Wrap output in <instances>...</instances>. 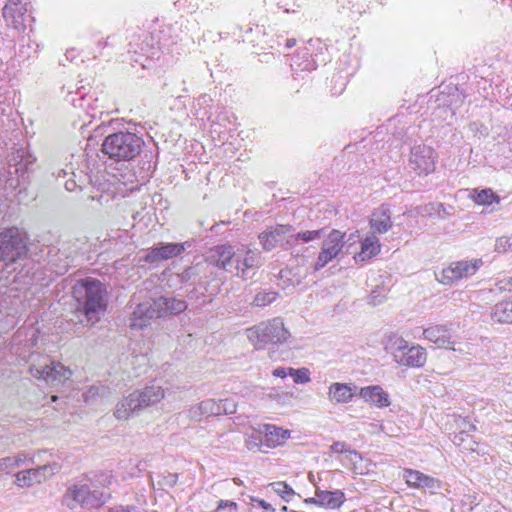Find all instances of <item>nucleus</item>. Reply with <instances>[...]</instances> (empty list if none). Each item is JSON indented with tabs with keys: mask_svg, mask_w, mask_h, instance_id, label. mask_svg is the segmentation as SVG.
I'll use <instances>...</instances> for the list:
<instances>
[{
	"mask_svg": "<svg viewBox=\"0 0 512 512\" xmlns=\"http://www.w3.org/2000/svg\"><path fill=\"white\" fill-rule=\"evenodd\" d=\"M163 398L164 391L159 386L135 390L116 403L113 415L117 420L126 421L138 415L143 409L158 403Z\"/></svg>",
	"mask_w": 512,
	"mask_h": 512,
	"instance_id": "nucleus-3",
	"label": "nucleus"
},
{
	"mask_svg": "<svg viewBox=\"0 0 512 512\" xmlns=\"http://www.w3.org/2000/svg\"><path fill=\"white\" fill-rule=\"evenodd\" d=\"M496 286L500 289V290H507V291H512V277L509 278L508 280H501L499 281Z\"/></svg>",
	"mask_w": 512,
	"mask_h": 512,
	"instance_id": "nucleus-49",
	"label": "nucleus"
},
{
	"mask_svg": "<svg viewBox=\"0 0 512 512\" xmlns=\"http://www.w3.org/2000/svg\"><path fill=\"white\" fill-rule=\"evenodd\" d=\"M225 508H229L230 510H232L233 512H236L237 511V508H238V505L236 502H233V501H229V500H220L218 502V506L216 508V511H219V510H222V509H225Z\"/></svg>",
	"mask_w": 512,
	"mask_h": 512,
	"instance_id": "nucleus-48",
	"label": "nucleus"
},
{
	"mask_svg": "<svg viewBox=\"0 0 512 512\" xmlns=\"http://www.w3.org/2000/svg\"><path fill=\"white\" fill-rule=\"evenodd\" d=\"M380 243L376 235H368L361 243V251L354 256L355 261L364 262L380 252Z\"/></svg>",
	"mask_w": 512,
	"mask_h": 512,
	"instance_id": "nucleus-28",
	"label": "nucleus"
},
{
	"mask_svg": "<svg viewBox=\"0 0 512 512\" xmlns=\"http://www.w3.org/2000/svg\"><path fill=\"white\" fill-rule=\"evenodd\" d=\"M260 507L263 508L264 512H275V509L271 504L265 502L264 500H256Z\"/></svg>",
	"mask_w": 512,
	"mask_h": 512,
	"instance_id": "nucleus-54",
	"label": "nucleus"
},
{
	"mask_svg": "<svg viewBox=\"0 0 512 512\" xmlns=\"http://www.w3.org/2000/svg\"><path fill=\"white\" fill-rule=\"evenodd\" d=\"M511 238L507 236H501L496 239L494 250L497 253H505L511 247Z\"/></svg>",
	"mask_w": 512,
	"mask_h": 512,
	"instance_id": "nucleus-42",
	"label": "nucleus"
},
{
	"mask_svg": "<svg viewBox=\"0 0 512 512\" xmlns=\"http://www.w3.org/2000/svg\"><path fill=\"white\" fill-rule=\"evenodd\" d=\"M30 373L39 380H44L49 385H58L68 380L72 372L60 362L45 361L30 367Z\"/></svg>",
	"mask_w": 512,
	"mask_h": 512,
	"instance_id": "nucleus-8",
	"label": "nucleus"
},
{
	"mask_svg": "<svg viewBox=\"0 0 512 512\" xmlns=\"http://www.w3.org/2000/svg\"><path fill=\"white\" fill-rule=\"evenodd\" d=\"M289 374L288 368L278 367L273 371V375L276 377L284 378Z\"/></svg>",
	"mask_w": 512,
	"mask_h": 512,
	"instance_id": "nucleus-53",
	"label": "nucleus"
},
{
	"mask_svg": "<svg viewBox=\"0 0 512 512\" xmlns=\"http://www.w3.org/2000/svg\"><path fill=\"white\" fill-rule=\"evenodd\" d=\"M157 299L158 308L160 309L161 317L167 315H177L187 309V303L183 299L176 297L160 296Z\"/></svg>",
	"mask_w": 512,
	"mask_h": 512,
	"instance_id": "nucleus-25",
	"label": "nucleus"
},
{
	"mask_svg": "<svg viewBox=\"0 0 512 512\" xmlns=\"http://www.w3.org/2000/svg\"><path fill=\"white\" fill-rule=\"evenodd\" d=\"M408 342L396 334H391L385 342V349L390 352L393 359L399 364V359L403 356L408 348Z\"/></svg>",
	"mask_w": 512,
	"mask_h": 512,
	"instance_id": "nucleus-29",
	"label": "nucleus"
},
{
	"mask_svg": "<svg viewBox=\"0 0 512 512\" xmlns=\"http://www.w3.org/2000/svg\"><path fill=\"white\" fill-rule=\"evenodd\" d=\"M463 422V430L454 436L453 442L457 445H461L464 441V435L467 436L468 432L475 431L476 427L474 424L467 422L465 419L462 420Z\"/></svg>",
	"mask_w": 512,
	"mask_h": 512,
	"instance_id": "nucleus-40",
	"label": "nucleus"
},
{
	"mask_svg": "<svg viewBox=\"0 0 512 512\" xmlns=\"http://www.w3.org/2000/svg\"><path fill=\"white\" fill-rule=\"evenodd\" d=\"M292 231V226L277 225L275 227H270L267 230L260 233L258 238L263 249L265 251H270L277 247L278 245H283V243L292 245Z\"/></svg>",
	"mask_w": 512,
	"mask_h": 512,
	"instance_id": "nucleus-13",
	"label": "nucleus"
},
{
	"mask_svg": "<svg viewBox=\"0 0 512 512\" xmlns=\"http://www.w3.org/2000/svg\"><path fill=\"white\" fill-rule=\"evenodd\" d=\"M359 396L367 403L375 405L379 408L390 405L389 394L383 390L381 386L373 385L363 387L359 391Z\"/></svg>",
	"mask_w": 512,
	"mask_h": 512,
	"instance_id": "nucleus-21",
	"label": "nucleus"
},
{
	"mask_svg": "<svg viewBox=\"0 0 512 512\" xmlns=\"http://www.w3.org/2000/svg\"><path fill=\"white\" fill-rule=\"evenodd\" d=\"M143 145L144 141L140 136L128 131H120L104 139L101 151L115 162L130 161L140 154Z\"/></svg>",
	"mask_w": 512,
	"mask_h": 512,
	"instance_id": "nucleus-4",
	"label": "nucleus"
},
{
	"mask_svg": "<svg viewBox=\"0 0 512 512\" xmlns=\"http://www.w3.org/2000/svg\"><path fill=\"white\" fill-rule=\"evenodd\" d=\"M64 187L67 191L69 192H73L75 191L77 188H80L81 189V186L77 184L76 180L75 179H68L67 181H65L64 183Z\"/></svg>",
	"mask_w": 512,
	"mask_h": 512,
	"instance_id": "nucleus-50",
	"label": "nucleus"
},
{
	"mask_svg": "<svg viewBox=\"0 0 512 512\" xmlns=\"http://www.w3.org/2000/svg\"><path fill=\"white\" fill-rule=\"evenodd\" d=\"M178 482V474L165 472L157 475L156 483L153 482L154 488L159 490H168L173 488Z\"/></svg>",
	"mask_w": 512,
	"mask_h": 512,
	"instance_id": "nucleus-33",
	"label": "nucleus"
},
{
	"mask_svg": "<svg viewBox=\"0 0 512 512\" xmlns=\"http://www.w3.org/2000/svg\"><path fill=\"white\" fill-rule=\"evenodd\" d=\"M407 485L416 489H428L431 493H435L440 489L441 483L438 479L426 475L418 470L405 469L403 473Z\"/></svg>",
	"mask_w": 512,
	"mask_h": 512,
	"instance_id": "nucleus-18",
	"label": "nucleus"
},
{
	"mask_svg": "<svg viewBox=\"0 0 512 512\" xmlns=\"http://www.w3.org/2000/svg\"><path fill=\"white\" fill-rule=\"evenodd\" d=\"M57 462L38 466L18 472L15 475V484L19 487H30L35 483H41L60 470Z\"/></svg>",
	"mask_w": 512,
	"mask_h": 512,
	"instance_id": "nucleus-12",
	"label": "nucleus"
},
{
	"mask_svg": "<svg viewBox=\"0 0 512 512\" xmlns=\"http://www.w3.org/2000/svg\"><path fill=\"white\" fill-rule=\"evenodd\" d=\"M27 252L24 237L17 228H10L0 233V260L15 262Z\"/></svg>",
	"mask_w": 512,
	"mask_h": 512,
	"instance_id": "nucleus-6",
	"label": "nucleus"
},
{
	"mask_svg": "<svg viewBox=\"0 0 512 512\" xmlns=\"http://www.w3.org/2000/svg\"><path fill=\"white\" fill-rule=\"evenodd\" d=\"M265 441L267 446L281 445L286 439L290 437L289 430L276 427L275 425H265Z\"/></svg>",
	"mask_w": 512,
	"mask_h": 512,
	"instance_id": "nucleus-31",
	"label": "nucleus"
},
{
	"mask_svg": "<svg viewBox=\"0 0 512 512\" xmlns=\"http://www.w3.org/2000/svg\"><path fill=\"white\" fill-rule=\"evenodd\" d=\"M316 496L317 499L315 500L318 501V505L326 509H337L345 501V494L340 490L324 491L317 489Z\"/></svg>",
	"mask_w": 512,
	"mask_h": 512,
	"instance_id": "nucleus-26",
	"label": "nucleus"
},
{
	"mask_svg": "<svg viewBox=\"0 0 512 512\" xmlns=\"http://www.w3.org/2000/svg\"><path fill=\"white\" fill-rule=\"evenodd\" d=\"M19 4L17 2L9 1L2 10L3 17L6 20L12 19L15 21L16 19V11L18 10Z\"/></svg>",
	"mask_w": 512,
	"mask_h": 512,
	"instance_id": "nucleus-41",
	"label": "nucleus"
},
{
	"mask_svg": "<svg viewBox=\"0 0 512 512\" xmlns=\"http://www.w3.org/2000/svg\"><path fill=\"white\" fill-rule=\"evenodd\" d=\"M12 458H14L15 460L14 467H18L27 460V455L26 453L21 452L18 453L16 456H12Z\"/></svg>",
	"mask_w": 512,
	"mask_h": 512,
	"instance_id": "nucleus-51",
	"label": "nucleus"
},
{
	"mask_svg": "<svg viewBox=\"0 0 512 512\" xmlns=\"http://www.w3.org/2000/svg\"><path fill=\"white\" fill-rule=\"evenodd\" d=\"M370 227L372 234H383L392 227L391 212L387 205H381L371 215Z\"/></svg>",
	"mask_w": 512,
	"mask_h": 512,
	"instance_id": "nucleus-20",
	"label": "nucleus"
},
{
	"mask_svg": "<svg viewBox=\"0 0 512 512\" xmlns=\"http://www.w3.org/2000/svg\"><path fill=\"white\" fill-rule=\"evenodd\" d=\"M482 265L481 259L455 261L444 268L437 279L440 283L449 285L474 275Z\"/></svg>",
	"mask_w": 512,
	"mask_h": 512,
	"instance_id": "nucleus-7",
	"label": "nucleus"
},
{
	"mask_svg": "<svg viewBox=\"0 0 512 512\" xmlns=\"http://www.w3.org/2000/svg\"><path fill=\"white\" fill-rule=\"evenodd\" d=\"M205 265L203 263H196L192 266L187 267L181 273L178 274V277L181 282H192L197 283L202 278V273L204 272Z\"/></svg>",
	"mask_w": 512,
	"mask_h": 512,
	"instance_id": "nucleus-32",
	"label": "nucleus"
},
{
	"mask_svg": "<svg viewBox=\"0 0 512 512\" xmlns=\"http://www.w3.org/2000/svg\"><path fill=\"white\" fill-rule=\"evenodd\" d=\"M108 512H142L138 507L133 505H127V506H114L109 508Z\"/></svg>",
	"mask_w": 512,
	"mask_h": 512,
	"instance_id": "nucleus-46",
	"label": "nucleus"
},
{
	"mask_svg": "<svg viewBox=\"0 0 512 512\" xmlns=\"http://www.w3.org/2000/svg\"><path fill=\"white\" fill-rule=\"evenodd\" d=\"M281 510L287 512L288 508H287V506H283Z\"/></svg>",
	"mask_w": 512,
	"mask_h": 512,
	"instance_id": "nucleus-62",
	"label": "nucleus"
},
{
	"mask_svg": "<svg viewBox=\"0 0 512 512\" xmlns=\"http://www.w3.org/2000/svg\"><path fill=\"white\" fill-rule=\"evenodd\" d=\"M435 205L434 204H429L428 206H426V212L430 213L432 209H434Z\"/></svg>",
	"mask_w": 512,
	"mask_h": 512,
	"instance_id": "nucleus-59",
	"label": "nucleus"
},
{
	"mask_svg": "<svg viewBox=\"0 0 512 512\" xmlns=\"http://www.w3.org/2000/svg\"><path fill=\"white\" fill-rule=\"evenodd\" d=\"M426 340L434 343L438 348L456 351L452 340L451 330L445 325H433L423 330Z\"/></svg>",
	"mask_w": 512,
	"mask_h": 512,
	"instance_id": "nucleus-19",
	"label": "nucleus"
},
{
	"mask_svg": "<svg viewBox=\"0 0 512 512\" xmlns=\"http://www.w3.org/2000/svg\"><path fill=\"white\" fill-rule=\"evenodd\" d=\"M262 265V258L259 252L241 245L237 248V256L235 257L234 273L243 279H247L250 271L256 270Z\"/></svg>",
	"mask_w": 512,
	"mask_h": 512,
	"instance_id": "nucleus-11",
	"label": "nucleus"
},
{
	"mask_svg": "<svg viewBox=\"0 0 512 512\" xmlns=\"http://www.w3.org/2000/svg\"><path fill=\"white\" fill-rule=\"evenodd\" d=\"M296 44L295 39H288L286 42L287 48H292Z\"/></svg>",
	"mask_w": 512,
	"mask_h": 512,
	"instance_id": "nucleus-57",
	"label": "nucleus"
},
{
	"mask_svg": "<svg viewBox=\"0 0 512 512\" xmlns=\"http://www.w3.org/2000/svg\"><path fill=\"white\" fill-rule=\"evenodd\" d=\"M218 415L219 405L214 399L203 400L188 410V417L192 421H200L203 417Z\"/></svg>",
	"mask_w": 512,
	"mask_h": 512,
	"instance_id": "nucleus-24",
	"label": "nucleus"
},
{
	"mask_svg": "<svg viewBox=\"0 0 512 512\" xmlns=\"http://www.w3.org/2000/svg\"><path fill=\"white\" fill-rule=\"evenodd\" d=\"M113 476L110 473L101 472L86 482H79L70 486L64 494V502L70 509L80 506L82 508H98L110 498L109 487Z\"/></svg>",
	"mask_w": 512,
	"mask_h": 512,
	"instance_id": "nucleus-1",
	"label": "nucleus"
},
{
	"mask_svg": "<svg viewBox=\"0 0 512 512\" xmlns=\"http://www.w3.org/2000/svg\"><path fill=\"white\" fill-rule=\"evenodd\" d=\"M104 392L103 387L91 386L84 394L85 401L88 402L90 399L102 394Z\"/></svg>",
	"mask_w": 512,
	"mask_h": 512,
	"instance_id": "nucleus-44",
	"label": "nucleus"
},
{
	"mask_svg": "<svg viewBox=\"0 0 512 512\" xmlns=\"http://www.w3.org/2000/svg\"><path fill=\"white\" fill-rule=\"evenodd\" d=\"M340 461L345 466H350L351 470L355 474L363 475L369 471L370 462L368 460H364L360 453L350 447L344 454H342Z\"/></svg>",
	"mask_w": 512,
	"mask_h": 512,
	"instance_id": "nucleus-23",
	"label": "nucleus"
},
{
	"mask_svg": "<svg viewBox=\"0 0 512 512\" xmlns=\"http://www.w3.org/2000/svg\"><path fill=\"white\" fill-rule=\"evenodd\" d=\"M73 296L77 301V311L81 312L86 323L91 325L100 320V315L107 307V291L99 280L85 278L73 286Z\"/></svg>",
	"mask_w": 512,
	"mask_h": 512,
	"instance_id": "nucleus-2",
	"label": "nucleus"
},
{
	"mask_svg": "<svg viewBox=\"0 0 512 512\" xmlns=\"http://www.w3.org/2000/svg\"><path fill=\"white\" fill-rule=\"evenodd\" d=\"M234 482H235L236 484H241V483H242V481H241V480H239L238 478H234Z\"/></svg>",
	"mask_w": 512,
	"mask_h": 512,
	"instance_id": "nucleus-61",
	"label": "nucleus"
},
{
	"mask_svg": "<svg viewBox=\"0 0 512 512\" xmlns=\"http://www.w3.org/2000/svg\"><path fill=\"white\" fill-rule=\"evenodd\" d=\"M237 249L229 244L217 245L210 249L206 261L226 272H234L235 257Z\"/></svg>",
	"mask_w": 512,
	"mask_h": 512,
	"instance_id": "nucleus-14",
	"label": "nucleus"
},
{
	"mask_svg": "<svg viewBox=\"0 0 512 512\" xmlns=\"http://www.w3.org/2000/svg\"><path fill=\"white\" fill-rule=\"evenodd\" d=\"M491 317L499 323H512V299L495 304L491 311Z\"/></svg>",
	"mask_w": 512,
	"mask_h": 512,
	"instance_id": "nucleus-30",
	"label": "nucleus"
},
{
	"mask_svg": "<svg viewBox=\"0 0 512 512\" xmlns=\"http://www.w3.org/2000/svg\"><path fill=\"white\" fill-rule=\"evenodd\" d=\"M68 174H72L75 177V173L73 171L68 172L65 169H62L58 172L57 178H65Z\"/></svg>",
	"mask_w": 512,
	"mask_h": 512,
	"instance_id": "nucleus-55",
	"label": "nucleus"
},
{
	"mask_svg": "<svg viewBox=\"0 0 512 512\" xmlns=\"http://www.w3.org/2000/svg\"><path fill=\"white\" fill-rule=\"evenodd\" d=\"M185 250V243H160L150 248L143 260L147 263H158L180 255Z\"/></svg>",
	"mask_w": 512,
	"mask_h": 512,
	"instance_id": "nucleus-17",
	"label": "nucleus"
},
{
	"mask_svg": "<svg viewBox=\"0 0 512 512\" xmlns=\"http://www.w3.org/2000/svg\"><path fill=\"white\" fill-rule=\"evenodd\" d=\"M344 236V233L336 229L327 235L322 242L321 251L314 265L316 271L325 267L340 254L345 245Z\"/></svg>",
	"mask_w": 512,
	"mask_h": 512,
	"instance_id": "nucleus-9",
	"label": "nucleus"
},
{
	"mask_svg": "<svg viewBox=\"0 0 512 512\" xmlns=\"http://www.w3.org/2000/svg\"><path fill=\"white\" fill-rule=\"evenodd\" d=\"M13 161L15 162L13 165L14 171L10 170L9 173L10 175L15 174L17 176V183L15 187L22 186L25 188L30 182V174L36 158L24 151L18 150L13 156Z\"/></svg>",
	"mask_w": 512,
	"mask_h": 512,
	"instance_id": "nucleus-16",
	"label": "nucleus"
},
{
	"mask_svg": "<svg viewBox=\"0 0 512 512\" xmlns=\"http://www.w3.org/2000/svg\"><path fill=\"white\" fill-rule=\"evenodd\" d=\"M348 448H349V445L347 443L340 442V441L334 442L330 446L331 452L336 453V454H341V455L344 454Z\"/></svg>",
	"mask_w": 512,
	"mask_h": 512,
	"instance_id": "nucleus-45",
	"label": "nucleus"
},
{
	"mask_svg": "<svg viewBox=\"0 0 512 512\" xmlns=\"http://www.w3.org/2000/svg\"><path fill=\"white\" fill-rule=\"evenodd\" d=\"M315 499H317L316 495H315V497L305 499V502L306 503H313V504H317L318 505V501H316Z\"/></svg>",
	"mask_w": 512,
	"mask_h": 512,
	"instance_id": "nucleus-58",
	"label": "nucleus"
},
{
	"mask_svg": "<svg viewBox=\"0 0 512 512\" xmlns=\"http://www.w3.org/2000/svg\"><path fill=\"white\" fill-rule=\"evenodd\" d=\"M14 463H15V460H14V458H12V456H7L5 458H1L0 459V472L15 468Z\"/></svg>",
	"mask_w": 512,
	"mask_h": 512,
	"instance_id": "nucleus-47",
	"label": "nucleus"
},
{
	"mask_svg": "<svg viewBox=\"0 0 512 512\" xmlns=\"http://www.w3.org/2000/svg\"><path fill=\"white\" fill-rule=\"evenodd\" d=\"M289 375L293 377L295 383L305 384L310 381V372L307 368L293 369L288 368Z\"/></svg>",
	"mask_w": 512,
	"mask_h": 512,
	"instance_id": "nucleus-37",
	"label": "nucleus"
},
{
	"mask_svg": "<svg viewBox=\"0 0 512 512\" xmlns=\"http://www.w3.org/2000/svg\"><path fill=\"white\" fill-rule=\"evenodd\" d=\"M290 336L289 331L284 327L281 318L276 317L268 322L260 323L248 330V338L257 349L263 348L266 344H281Z\"/></svg>",
	"mask_w": 512,
	"mask_h": 512,
	"instance_id": "nucleus-5",
	"label": "nucleus"
},
{
	"mask_svg": "<svg viewBox=\"0 0 512 512\" xmlns=\"http://www.w3.org/2000/svg\"><path fill=\"white\" fill-rule=\"evenodd\" d=\"M494 201L499 202V197L491 189H483L475 197V202L480 205H489Z\"/></svg>",
	"mask_w": 512,
	"mask_h": 512,
	"instance_id": "nucleus-36",
	"label": "nucleus"
},
{
	"mask_svg": "<svg viewBox=\"0 0 512 512\" xmlns=\"http://www.w3.org/2000/svg\"><path fill=\"white\" fill-rule=\"evenodd\" d=\"M356 386L350 383L334 382L329 386L328 398L336 404L348 403L355 395Z\"/></svg>",
	"mask_w": 512,
	"mask_h": 512,
	"instance_id": "nucleus-22",
	"label": "nucleus"
},
{
	"mask_svg": "<svg viewBox=\"0 0 512 512\" xmlns=\"http://www.w3.org/2000/svg\"><path fill=\"white\" fill-rule=\"evenodd\" d=\"M262 443L261 433H252L245 439V446L249 450L258 449Z\"/></svg>",
	"mask_w": 512,
	"mask_h": 512,
	"instance_id": "nucleus-43",
	"label": "nucleus"
},
{
	"mask_svg": "<svg viewBox=\"0 0 512 512\" xmlns=\"http://www.w3.org/2000/svg\"><path fill=\"white\" fill-rule=\"evenodd\" d=\"M309 480L312 481V482L314 481V476H313L312 473H309Z\"/></svg>",
	"mask_w": 512,
	"mask_h": 512,
	"instance_id": "nucleus-60",
	"label": "nucleus"
},
{
	"mask_svg": "<svg viewBox=\"0 0 512 512\" xmlns=\"http://www.w3.org/2000/svg\"><path fill=\"white\" fill-rule=\"evenodd\" d=\"M160 317L157 299H151L136 306L130 318V327L143 329L149 324L150 320Z\"/></svg>",
	"mask_w": 512,
	"mask_h": 512,
	"instance_id": "nucleus-15",
	"label": "nucleus"
},
{
	"mask_svg": "<svg viewBox=\"0 0 512 512\" xmlns=\"http://www.w3.org/2000/svg\"><path fill=\"white\" fill-rule=\"evenodd\" d=\"M437 155L427 145H417L411 150L409 165L418 175H428L435 170Z\"/></svg>",
	"mask_w": 512,
	"mask_h": 512,
	"instance_id": "nucleus-10",
	"label": "nucleus"
},
{
	"mask_svg": "<svg viewBox=\"0 0 512 512\" xmlns=\"http://www.w3.org/2000/svg\"><path fill=\"white\" fill-rule=\"evenodd\" d=\"M427 360V354L423 347L417 345L407 348L405 354L399 359V364L407 367H422Z\"/></svg>",
	"mask_w": 512,
	"mask_h": 512,
	"instance_id": "nucleus-27",
	"label": "nucleus"
},
{
	"mask_svg": "<svg viewBox=\"0 0 512 512\" xmlns=\"http://www.w3.org/2000/svg\"><path fill=\"white\" fill-rule=\"evenodd\" d=\"M219 405V415L233 414L236 412V403L231 399H224L217 402Z\"/></svg>",
	"mask_w": 512,
	"mask_h": 512,
	"instance_id": "nucleus-39",
	"label": "nucleus"
},
{
	"mask_svg": "<svg viewBox=\"0 0 512 512\" xmlns=\"http://www.w3.org/2000/svg\"><path fill=\"white\" fill-rule=\"evenodd\" d=\"M436 212H437L438 216L442 219H445L447 216H449V212H447V210L443 204L436 205Z\"/></svg>",
	"mask_w": 512,
	"mask_h": 512,
	"instance_id": "nucleus-52",
	"label": "nucleus"
},
{
	"mask_svg": "<svg viewBox=\"0 0 512 512\" xmlns=\"http://www.w3.org/2000/svg\"><path fill=\"white\" fill-rule=\"evenodd\" d=\"M284 501L289 502L295 495L294 490L285 482H274L269 485Z\"/></svg>",
	"mask_w": 512,
	"mask_h": 512,
	"instance_id": "nucleus-34",
	"label": "nucleus"
},
{
	"mask_svg": "<svg viewBox=\"0 0 512 512\" xmlns=\"http://www.w3.org/2000/svg\"><path fill=\"white\" fill-rule=\"evenodd\" d=\"M284 12L285 13H290V10L289 9H285Z\"/></svg>",
	"mask_w": 512,
	"mask_h": 512,
	"instance_id": "nucleus-63",
	"label": "nucleus"
},
{
	"mask_svg": "<svg viewBox=\"0 0 512 512\" xmlns=\"http://www.w3.org/2000/svg\"><path fill=\"white\" fill-rule=\"evenodd\" d=\"M324 229L312 230V231H302L298 232L296 235H293L295 241L301 240L303 242H309L312 240L320 239Z\"/></svg>",
	"mask_w": 512,
	"mask_h": 512,
	"instance_id": "nucleus-38",
	"label": "nucleus"
},
{
	"mask_svg": "<svg viewBox=\"0 0 512 512\" xmlns=\"http://www.w3.org/2000/svg\"><path fill=\"white\" fill-rule=\"evenodd\" d=\"M277 295L278 294L274 291L258 292L255 295L252 304L257 307H263V306L269 305L270 303H272L273 301L276 300Z\"/></svg>",
	"mask_w": 512,
	"mask_h": 512,
	"instance_id": "nucleus-35",
	"label": "nucleus"
},
{
	"mask_svg": "<svg viewBox=\"0 0 512 512\" xmlns=\"http://www.w3.org/2000/svg\"><path fill=\"white\" fill-rule=\"evenodd\" d=\"M68 267H69V265H68V263H66V264L58 267L56 272L59 273V274H63V273H65L67 271Z\"/></svg>",
	"mask_w": 512,
	"mask_h": 512,
	"instance_id": "nucleus-56",
	"label": "nucleus"
}]
</instances>
